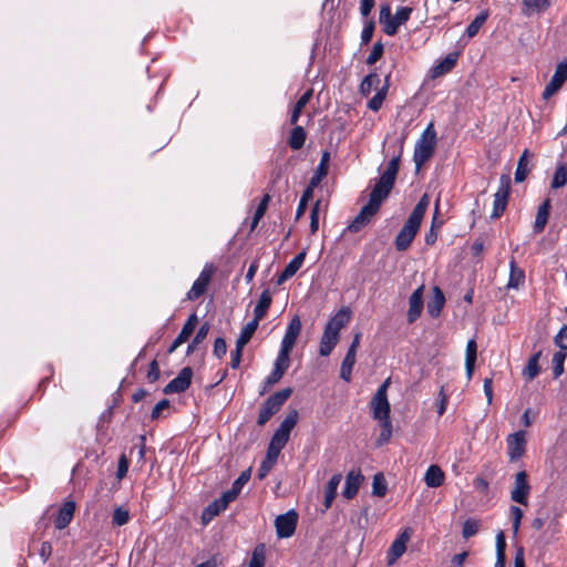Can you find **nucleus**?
<instances>
[{"instance_id":"obj_1","label":"nucleus","mask_w":567,"mask_h":567,"mask_svg":"<svg viewBox=\"0 0 567 567\" xmlns=\"http://www.w3.org/2000/svg\"><path fill=\"white\" fill-rule=\"evenodd\" d=\"M400 156L393 157L385 172L381 175L380 179L375 183L369 202L361 208L359 214L349 224L348 230L351 233L360 231L367 226L372 217L378 213L382 202L389 196L399 171Z\"/></svg>"},{"instance_id":"obj_2","label":"nucleus","mask_w":567,"mask_h":567,"mask_svg":"<svg viewBox=\"0 0 567 567\" xmlns=\"http://www.w3.org/2000/svg\"><path fill=\"white\" fill-rule=\"evenodd\" d=\"M429 204V195L424 194L413 208L411 215L409 216L408 220L405 221V224L403 225V227L401 228L395 238L396 250L404 251L410 247L415 235L417 234V230L423 220Z\"/></svg>"},{"instance_id":"obj_3","label":"nucleus","mask_w":567,"mask_h":567,"mask_svg":"<svg viewBox=\"0 0 567 567\" xmlns=\"http://www.w3.org/2000/svg\"><path fill=\"white\" fill-rule=\"evenodd\" d=\"M436 141V131L434 125L430 123L414 146L413 161L415 163L416 169H420L421 166L432 157Z\"/></svg>"},{"instance_id":"obj_4","label":"nucleus","mask_w":567,"mask_h":567,"mask_svg":"<svg viewBox=\"0 0 567 567\" xmlns=\"http://www.w3.org/2000/svg\"><path fill=\"white\" fill-rule=\"evenodd\" d=\"M412 13V8L410 7H399L392 16L391 7L389 4H383L380 9V23L383 27V32L386 35H394L398 32L400 25L406 23Z\"/></svg>"},{"instance_id":"obj_5","label":"nucleus","mask_w":567,"mask_h":567,"mask_svg":"<svg viewBox=\"0 0 567 567\" xmlns=\"http://www.w3.org/2000/svg\"><path fill=\"white\" fill-rule=\"evenodd\" d=\"M292 390L290 388L282 389L270 395L261 408L257 424L265 425L272 415H275L284 405V403L290 398Z\"/></svg>"},{"instance_id":"obj_6","label":"nucleus","mask_w":567,"mask_h":567,"mask_svg":"<svg viewBox=\"0 0 567 567\" xmlns=\"http://www.w3.org/2000/svg\"><path fill=\"white\" fill-rule=\"evenodd\" d=\"M298 411L291 410L274 433L269 444L282 450L289 441L290 432L298 422Z\"/></svg>"},{"instance_id":"obj_7","label":"nucleus","mask_w":567,"mask_h":567,"mask_svg":"<svg viewBox=\"0 0 567 567\" xmlns=\"http://www.w3.org/2000/svg\"><path fill=\"white\" fill-rule=\"evenodd\" d=\"M511 192V177L508 174H503L499 177V185L497 192L494 194L493 212L491 217L499 218L506 209Z\"/></svg>"},{"instance_id":"obj_8","label":"nucleus","mask_w":567,"mask_h":567,"mask_svg":"<svg viewBox=\"0 0 567 567\" xmlns=\"http://www.w3.org/2000/svg\"><path fill=\"white\" fill-rule=\"evenodd\" d=\"M298 514L293 509L277 516L275 526L278 537L288 538L292 536L296 530Z\"/></svg>"},{"instance_id":"obj_9","label":"nucleus","mask_w":567,"mask_h":567,"mask_svg":"<svg viewBox=\"0 0 567 567\" xmlns=\"http://www.w3.org/2000/svg\"><path fill=\"white\" fill-rule=\"evenodd\" d=\"M411 529L405 528L391 544L388 553H386V563L389 566L396 563V560L402 557V555L406 550V545L411 539Z\"/></svg>"},{"instance_id":"obj_10","label":"nucleus","mask_w":567,"mask_h":567,"mask_svg":"<svg viewBox=\"0 0 567 567\" xmlns=\"http://www.w3.org/2000/svg\"><path fill=\"white\" fill-rule=\"evenodd\" d=\"M567 80V62L557 64L554 75L543 92V99L548 100L557 93Z\"/></svg>"},{"instance_id":"obj_11","label":"nucleus","mask_w":567,"mask_h":567,"mask_svg":"<svg viewBox=\"0 0 567 567\" xmlns=\"http://www.w3.org/2000/svg\"><path fill=\"white\" fill-rule=\"evenodd\" d=\"M213 272L214 267L212 265H206L204 267L198 278L194 281L192 288L187 292V298L189 300L198 299L200 296L205 293L210 282Z\"/></svg>"},{"instance_id":"obj_12","label":"nucleus","mask_w":567,"mask_h":567,"mask_svg":"<svg viewBox=\"0 0 567 567\" xmlns=\"http://www.w3.org/2000/svg\"><path fill=\"white\" fill-rule=\"evenodd\" d=\"M193 378V370L189 367L183 368L176 378H174L166 386L163 392L165 394L181 393L187 390L190 385Z\"/></svg>"},{"instance_id":"obj_13","label":"nucleus","mask_w":567,"mask_h":567,"mask_svg":"<svg viewBox=\"0 0 567 567\" xmlns=\"http://www.w3.org/2000/svg\"><path fill=\"white\" fill-rule=\"evenodd\" d=\"M507 453L511 461L519 460L525 453L526 439L525 432L518 431L509 434L506 439Z\"/></svg>"},{"instance_id":"obj_14","label":"nucleus","mask_w":567,"mask_h":567,"mask_svg":"<svg viewBox=\"0 0 567 567\" xmlns=\"http://www.w3.org/2000/svg\"><path fill=\"white\" fill-rule=\"evenodd\" d=\"M530 486L527 482V474L525 471L518 472L515 475L514 488L511 493V498L519 504L526 505Z\"/></svg>"},{"instance_id":"obj_15","label":"nucleus","mask_w":567,"mask_h":567,"mask_svg":"<svg viewBox=\"0 0 567 567\" xmlns=\"http://www.w3.org/2000/svg\"><path fill=\"white\" fill-rule=\"evenodd\" d=\"M370 406L374 420L379 422L390 420L391 408L388 396L374 394Z\"/></svg>"},{"instance_id":"obj_16","label":"nucleus","mask_w":567,"mask_h":567,"mask_svg":"<svg viewBox=\"0 0 567 567\" xmlns=\"http://www.w3.org/2000/svg\"><path fill=\"white\" fill-rule=\"evenodd\" d=\"M301 327L300 318L295 316L287 327L286 333L281 340L280 349H286L288 351L293 349L295 343L300 334Z\"/></svg>"},{"instance_id":"obj_17","label":"nucleus","mask_w":567,"mask_h":567,"mask_svg":"<svg viewBox=\"0 0 567 567\" xmlns=\"http://www.w3.org/2000/svg\"><path fill=\"white\" fill-rule=\"evenodd\" d=\"M423 291L424 286L422 285L414 290L409 299V310L406 316L410 323L414 322L421 316L423 309Z\"/></svg>"},{"instance_id":"obj_18","label":"nucleus","mask_w":567,"mask_h":567,"mask_svg":"<svg viewBox=\"0 0 567 567\" xmlns=\"http://www.w3.org/2000/svg\"><path fill=\"white\" fill-rule=\"evenodd\" d=\"M362 482L363 475L359 471H350L346 476L342 496L347 499H352L357 495Z\"/></svg>"},{"instance_id":"obj_19","label":"nucleus","mask_w":567,"mask_h":567,"mask_svg":"<svg viewBox=\"0 0 567 567\" xmlns=\"http://www.w3.org/2000/svg\"><path fill=\"white\" fill-rule=\"evenodd\" d=\"M350 319L351 310L348 307H342L330 318L324 328L339 334L340 330L349 323Z\"/></svg>"},{"instance_id":"obj_20","label":"nucleus","mask_w":567,"mask_h":567,"mask_svg":"<svg viewBox=\"0 0 567 567\" xmlns=\"http://www.w3.org/2000/svg\"><path fill=\"white\" fill-rule=\"evenodd\" d=\"M551 6L550 0H523L522 13L525 17L542 14L546 12Z\"/></svg>"},{"instance_id":"obj_21","label":"nucleus","mask_w":567,"mask_h":567,"mask_svg":"<svg viewBox=\"0 0 567 567\" xmlns=\"http://www.w3.org/2000/svg\"><path fill=\"white\" fill-rule=\"evenodd\" d=\"M306 258V251H300L293 259L289 261V264L285 267L282 272L278 278V285H281L286 280L290 279L296 275V272L301 268Z\"/></svg>"},{"instance_id":"obj_22","label":"nucleus","mask_w":567,"mask_h":567,"mask_svg":"<svg viewBox=\"0 0 567 567\" xmlns=\"http://www.w3.org/2000/svg\"><path fill=\"white\" fill-rule=\"evenodd\" d=\"M75 512V503L73 501L65 502L63 506L59 509L58 516L55 518V527L58 529L65 528L72 520Z\"/></svg>"},{"instance_id":"obj_23","label":"nucleus","mask_w":567,"mask_h":567,"mask_svg":"<svg viewBox=\"0 0 567 567\" xmlns=\"http://www.w3.org/2000/svg\"><path fill=\"white\" fill-rule=\"evenodd\" d=\"M444 480L445 474L439 465L433 464L427 467L424 475V482L426 486L432 488L440 487L441 485H443Z\"/></svg>"},{"instance_id":"obj_24","label":"nucleus","mask_w":567,"mask_h":567,"mask_svg":"<svg viewBox=\"0 0 567 567\" xmlns=\"http://www.w3.org/2000/svg\"><path fill=\"white\" fill-rule=\"evenodd\" d=\"M338 341H339V334L324 328L321 340H320L319 353L322 357L329 355L332 352V350L334 349Z\"/></svg>"},{"instance_id":"obj_25","label":"nucleus","mask_w":567,"mask_h":567,"mask_svg":"<svg viewBox=\"0 0 567 567\" xmlns=\"http://www.w3.org/2000/svg\"><path fill=\"white\" fill-rule=\"evenodd\" d=\"M476 354H477L476 341L474 339H471L467 341L466 350H465V370H466V377L468 380L472 379L473 373H474Z\"/></svg>"},{"instance_id":"obj_26","label":"nucleus","mask_w":567,"mask_h":567,"mask_svg":"<svg viewBox=\"0 0 567 567\" xmlns=\"http://www.w3.org/2000/svg\"><path fill=\"white\" fill-rule=\"evenodd\" d=\"M456 61H457V54L456 53L447 54L443 60L439 61L432 68V76L433 78H440V76L449 73L455 66Z\"/></svg>"},{"instance_id":"obj_27","label":"nucleus","mask_w":567,"mask_h":567,"mask_svg":"<svg viewBox=\"0 0 567 567\" xmlns=\"http://www.w3.org/2000/svg\"><path fill=\"white\" fill-rule=\"evenodd\" d=\"M342 475L340 473L334 474L328 482L326 491H324V511L329 509L332 505L333 499L336 498L338 487L341 483Z\"/></svg>"},{"instance_id":"obj_28","label":"nucleus","mask_w":567,"mask_h":567,"mask_svg":"<svg viewBox=\"0 0 567 567\" xmlns=\"http://www.w3.org/2000/svg\"><path fill=\"white\" fill-rule=\"evenodd\" d=\"M550 199L547 198L543 202V204L538 207L535 223H534V231L539 234L544 230L550 212Z\"/></svg>"},{"instance_id":"obj_29","label":"nucleus","mask_w":567,"mask_h":567,"mask_svg":"<svg viewBox=\"0 0 567 567\" xmlns=\"http://www.w3.org/2000/svg\"><path fill=\"white\" fill-rule=\"evenodd\" d=\"M445 302V297L439 287H434L431 300L427 302V312L435 318L440 315Z\"/></svg>"},{"instance_id":"obj_30","label":"nucleus","mask_w":567,"mask_h":567,"mask_svg":"<svg viewBox=\"0 0 567 567\" xmlns=\"http://www.w3.org/2000/svg\"><path fill=\"white\" fill-rule=\"evenodd\" d=\"M329 158L330 154L328 152H324L321 156L319 165L317 166L312 177L310 178L309 185L311 187H317L321 183V181L327 176Z\"/></svg>"},{"instance_id":"obj_31","label":"nucleus","mask_w":567,"mask_h":567,"mask_svg":"<svg viewBox=\"0 0 567 567\" xmlns=\"http://www.w3.org/2000/svg\"><path fill=\"white\" fill-rule=\"evenodd\" d=\"M271 295L269 290H264L259 297V300L254 309V319L259 322L267 313L271 305Z\"/></svg>"},{"instance_id":"obj_32","label":"nucleus","mask_w":567,"mask_h":567,"mask_svg":"<svg viewBox=\"0 0 567 567\" xmlns=\"http://www.w3.org/2000/svg\"><path fill=\"white\" fill-rule=\"evenodd\" d=\"M525 281V272L518 268L515 260L512 259L509 262V279L507 282L508 289H518Z\"/></svg>"},{"instance_id":"obj_33","label":"nucleus","mask_w":567,"mask_h":567,"mask_svg":"<svg viewBox=\"0 0 567 567\" xmlns=\"http://www.w3.org/2000/svg\"><path fill=\"white\" fill-rule=\"evenodd\" d=\"M527 157H528V151L525 150L517 162V167H516L515 177H514L516 183L524 182L530 172Z\"/></svg>"},{"instance_id":"obj_34","label":"nucleus","mask_w":567,"mask_h":567,"mask_svg":"<svg viewBox=\"0 0 567 567\" xmlns=\"http://www.w3.org/2000/svg\"><path fill=\"white\" fill-rule=\"evenodd\" d=\"M259 322L251 320L249 321L241 330L236 344L238 348H244L252 338L254 333L256 332L258 328Z\"/></svg>"},{"instance_id":"obj_35","label":"nucleus","mask_w":567,"mask_h":567,"mask_svg":"<svg viewBox=\"0 0 567 567\" xmlns=\"http://www.w3.org/2000/svg\"><path fill=\"white\" fill-rule=\"evenodd\" d=\"M306 136L307 134L303 127L295 126L289 136V146L295 151L300 150L305 145Z\"/></svg>"},{"instance_id":"obj_36","label":"nucleus","mask_w":567,"mask_h":567,"mask_svg":"<svg viewBox=\"0 0 567 567\" xmlns=\"http://www.w3.org/2000/svg\"><path fill=\"white\" fill-rule=\"evenodd\" d=\"M355 363V355L347 353L340 369V378L344 380L346 382H350L351 374H352V368Z\"/></svg>"},{"instance_id":"obj_37","label":"nucleus","mask_w":567,"mask_h":567,"mask_svg":"<svg viewBox=\"0 0 567 567\" xmlns=\"http://www.w3.org/2000/svg\"><path fill=\"white\" fill-rule=\"evenodd\" d=\"M488 18V12L487 11H483L481 12L466 28V34L468 38H473L475 37L480 29L482 28V25L485 23V21L487 20Z\"/></svg>"},{"instance_id":"obj_38","label":"nucleus","mask_w":567,"mask_h":567,"mask_svg":"<svg viewBox=\"0 0 567 567\" xmlns=\"http://www.w3.org/2000/svg\"><path fill=\"white\" fill-rule=\"evenodd\" d=\"M566 183H567V166L559 165L554 173L550 186L553 189H558V188L565 186Z\"/></svg>"},{"instance_id":"obj_39","label":"nucleus","mask_w":567,"mask_h":567,"mask_svg":"<svg viewBox=\"0 0 567 567\" xmlns=\"http://www.w3.org/2000/svg\"><path fill=\"white\" fill-rule=\"evenodd\" d=\"M313 189H315V187H311L310 185H308V187L305 189V192L299 200L298 207H297V212H296L297 219H299L305 214L308 203L313 196Z\"/></svg>"},{"instance_id":"obj_40","label":"nucleus","mask_w":567,"mask_h":567,"mask_svg":"<svg viewBox=\"0 0 567 567\" xmlns=\"http://www.w3.org/2000/svg\"><path fill=\"white\" fill-rule=\"evenodd\" d=\"M291 351H288L286 349H280L278 357L275 361L274 368L279 371L280 373L285 374L287 369L289 368V354Z\"/></svg>"},{"instance_id":"obj_41","label":"nucleus","mask_w":567,"mask_h":567,"mask_svg":"<svg viewBox=\"0 0 567 567\" xmlns=\"http://www.w3.org/2000/svg\"><path fill=\"white\" fill-rule=\"evenodd\" d=\"M130 512L126 508L118 506L113 512L112 524L114 526H123L130 522Z\"/></svg>"},{"instance_id":"obj_42","label":"nucleus","mask_w":567,"mask_h":567,"mask_svg":"<svg viewBox=\"0 0 567 567\" xmlns=\"http://www.w3.org/2000/svg\"><path fill=\"white\" fill-rule=\"evenodd\" d=\"M379 83H380V78L377 73H371V74L367 75L360 85L361 93L364 95L370 94L372 89L378 86Z\"/></svg>"},{"instance_id":"obj_43","label":"nucleus","mask_w":567,"mask_h":567,"mask_svg":"<svg viewBox=\"0 0 567 567\" xmlns=\"http://www.w3.org/2000/svg\"><path fill=\"white\" fill-rule=\"evenodd\" d=\"M372 494L378 497H383L386 494V483L384 476L378 473L373 476Z\"/></svg>"},{"instance_id":"obj_44","label":"nucleus","mask_w":567,"mask_h":567,"mask_svg":"<svg viewBox=\"0 0 567 567\" xmlns=\"http://www.w3.org/2000/svg\"><path fill=\"white\" fill-rule=\"evenodd\" d=\"M565 360H566V353L563 350L556 352L553 355L551 362H553L554 378H558L563 374Z\"/></svg>"},{"instance_id":"obj_45","label":"nucleus","mask_w":567,"mask_h":567,"mask_svg":"<svg viewBox=\"0 0 567 567\" xmlns=\"http://www.w3.org/2000/svg\"><path fill=\"white\" fill-rule=\"evenodd\" d=\"M208 332H209V324L203 323L199 327L198 331L196 332L192 343L188 344L187 354L192 353L196 349L197 344H199L207 337Z\"/></svg>"},{"instance_id":"obj_46","label":"nucleus","mask_w":567,"mask_h":567,"mask_svg":"<svg viewBox=\"0 0 567 567\" xmlns=\"http://www.w3.org/2000/svg\"><path fill=\"white\" fill-rule=\"evenodd\" d=\"M480 526H481L480 520L473 519V518L466 519L463 524L462 536L465 539H468L470 537L474 536L478 532Z\"/></svg>"},{"instance_id":"obj_47","label":"nucleus","mask_w":567,"mask_h":567,"mask_svg":"<svg viewBox=\"0 0 567 567\" xmlns=\"http://www.w3.org/2000/svg\"><path fill=\"white\" fill-rule=\"evenodd\" d=\"M265 565V548L264 545L257 546L252 551L248 567H264Z\"/></svg>"},{"instance_id":"obj_48","label":"nucleus","mask_w":567,"mask_h":567,"mask_svg":"<svg viewBox=\"0 0 567 567\" xmlns=\"http://www.w3.org/2000/svg\"><path fill=\"white\" fill-rule=\"evenodd\" d=\"M388 86L384 85L381 90H379L375 95L369 101L368 107L372 111H379L383 104L385 99Z\"/></svg>"},{"instance_id":"obj_49","label":"nucleus","mask_w":567,"mask_h":567,"mask_svg":"<svg viewBox=\"0 0 567 567\" xmlns=\"http://www.w3.org/2000/svg\"><path fill=\"white\" fill-rule=\"evenodd\" d=\"M391 436H392V423H391V420L381 421V432H380V435H379V439H378L379 445H382V444L389 442Z\"/></svg>"},{"instance_id":"obj_50","label":"nucleus","mask_w":567,"mask_h":567,"mask_svg":"<svg viewBox=\"0 0 567 567\" xmlns=\"http://www.w3.org/2000/svg\"><path fill=\"white\" fill-rule=\"evenodd\" d=\"M540 353H536L535 355H533L529 361H528V364L525 369V372L524 374L529 379H534L537 374H538V358H539Z\"/></svg>"},{"instance_id":"obj_51","label":"nucleus","mask_w":567,"mask_h":567,"mask_svg":"<svg viewBox=\"0 0 567 567\" xmlns=\"http://www.w3.org/2000/svg\"><path fill=\"white\" fill-rule=\"evenodd\" d=\"M269 199H270L269 195H265L264 198L261 199V202L259 203L258 207L256 208V212H255V215H254V219H252V225H251L252 228L257 226L259 220L265 215V212L267 209Z\"/></svg>"},{"instance_id":"obj_52","label":"nucleus","mask_w":567,"mask_h":567,"mask_svg":"<svg viewBox=\"0 0 567 567\" xmlns=\"http://www.w3.org/2000/svg\"><path fill=\"white\" fill-rule=\"evenodd\" d=\"M190 336H192V333L188 332V329L186 330V329L182 328L181 332L178 333V336L175 338V340L168 348V353H173L181 344L186 342Z\"/></svg>"},{"instance_id":"obj_53","label":"nucleus","mask_w":567,"mask_h":567,"mask_svg":"<svg viewBox=\"0 0 567 567\" xmlns=\"http://www.w3.org/2000/svg\"><path fill=\"white\" fill-rule=\"evenodd\" d=\"M383 54V44L379 41L373 44L370 54L367 58V63L374 64Z\"/></svg>"},{"instance_id":"obj_54","label":"nucleus","mask_w":567,"mask_h":567,"mask_svg":"<svg viewBox=\"0 0 567 567\" xmlns=\"http://www.w3.org/2000/svg\"><path fill=\"white\" fill-rule=\"evenodd\" d=\"M319 207H320V200H317L311 208L310 230L312 234H315L319 228Z\"/></svg>"},{"instance_id":"obj_55","label":"nucleus","mask_w":567,"mask_h":567,"mask_svg":"<svg viewBox=\"0 0 567 567\" xmlns=\"http://www.w3.org/2000/svg\"><path fill=\"white\" fill-rule=\"evenodd\" d=\"M373 32H374V22L373 21L367 22L361 32L362 44H368L371 41V39L373 37Z\"/></svg>"},{"instance_id":"obj_56","label":"nucleus","mask_w":567,"mask_h":567,"mask_svg":"<svg viewBox=\"0 0 567 567\" xmlns=\"http://www.w3.org/2000/svg\"><path fill=\"white\" fill-rule=\"evenodd\" d=\"M127 471H128V460L124 454H122L120 456L118 463H117V472H116L117 480L124 478Z\"/></svg>"},{"instance_id":"obj_57","label":"nucleus","mask_w":567,"mask_h":567,"mask_svg":"<svg viewBox=\"0 0 567 567\" xmlns=\"http://www.w3.org/2000/svg\"><path fill=\"white\" fill-rule=\"evenodd\" d=\"M555 344L563 351L567 350V326H564L556 334Z\"/></svg>"},{"instance_id":"obj_58","label":"nucleus","mask_w":567,"mask_h":567,"mask_svg":"<svg viewBox=\"0 0 567 567\" xmlns=\"http://www.w3.org/2000/svg\"><path fill=\"white\" fill-rule=\"evenodd\" d=\"M511 513L513 516V530H514V534H517L519 526H520V520L523 518V511L517 506H512Z\"/></svg>"},{"instance_id":"obj_59","label":"nucleus","mask_w":567,"mask_h":567,"mask_svg":"<svg viewBox=\"0 0 567 567\" xmlns=\"http://www.w3.org/2000/svg\"><path fill=\"white\" fill-rule=\"evenodd\" d=\"M274 466H275V463H274V462H271V461H269V460L265 458V460L261 462V464H260V466H259V468H258L257 477H258L259 480H264V478L268 475V473L272 470V467H274Z\"/></svg>"},{"instance_id":"obj_60","label":"nucleus","mask_w":567,"mask_h":567,"mask_svg":"<svg viewBox=\"0 0 567 567\" xmlns=\"http://www.w3.org/2000/svg\"><path fill=\"white\" fill-rule=\"evenodd\" d=\"M214 354L217 357V358H221L226 354L227 352V344H226V341L225 339L223 338H217L214 342V350H213Z\"/></svg>"},{"instance_id":"obj_61","label":"nucleus","mask_w":567,"mask_h":567,"mask_svg":"<svg viewBox=\"0 0 567 567\" xmlns=\"http://www.w3.org/2000/svg\"><path fill=\"white\" fill-rule=\"evenodd\" d=\"M250 472L244 471L238 478L233 483L231 487L236 489L238 493L241 492L244 485L249 481Z\"/></svg>"},{"instance_id":"obj_62","label":"nucleus","mask_w":567,"mask_h":567,"mask_svg":"<svg viewBox=\"0 0 567 567\" xmlns=\"http://www.w3.org/2000/svg\"><path fill=\"white\" fill-rule=\"evenodd\" d=\"M238 495L239 493L231 487L224 492L218 499L227 507L229 503L237 498Z\"/></svg>"},{"instance_id":"obj_63","label":"nucleus","mask_w":567,"mask_h":567,"mask_svg":"<svg viewBox=\"0 0 567 567\" xmlns=\"http://www.w3.org/2000/svg\"><path fill=\"white\" fill-rule=\"evenodd\" d=\"M168 406H169V401L166 400V399L161 400L159 402H157L155 404V406L153 408V410H152V414H151L152 419H158L161 413H162V411L167 409Z\"/></svg>"},{"instance_id":"obj_64","label":"nucleus","mask_w":567,"mask_h":567,"mask_svg":"<svg viewBox=\"0 0 567 567\" xmlns=\"http://www.w3.org/2000/svg\"><path fill=\"white\" fill-rule=\"evenodd\" d=\"M243 349L244 348H238V346L236 344L235 350L231 351L230 365L233 369H237L239 367L240 360H241V354H243Z\"/></svg>"}]
</instances>
